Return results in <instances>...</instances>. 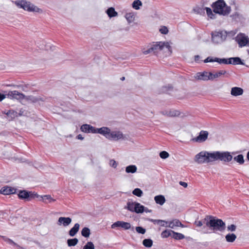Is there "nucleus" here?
<instances>
[{"instance_id": "f257e3e1", "label": "nucleus", "mask_w": 249, "mask_h": 249, "mask_svg": "<svg viewBox=\"0 0 249 249\" xmlns=\"http://www.w3.org/2000/svg\"><path fill=\"white\" fill-rule=\"evenodd\" d=\"M203 222L206 227L213 231H222L226 228V224L222 220L212 215H206Z\"/></svg>"}, {"instance_id": "f03ea898", "label": "nucleus", "mask_w": 249, "mask_h": 249, "mask_svg": "<svg viewBox=\"0 0 249 249\" xmlns=\"http://www.w3.org/2000/svg\"><path fill=\"white\" fill-rule=\"evenodd\" d=\"M212 7L214 13L224 16L228 15L231 11V7L226 4L224 0L216 1L213 3Z\"/></svg>"}, {"instance_id": "7ed1b4c3", "label": "nucleus", "mask_w": 249, "mask_h": 249, "mask_svg": "<svg viewBox=\"0 0 249 249\" xmlns=\"http://www.w3.org/2000/svg\"><path fill=\"white\" fill-rule=\"evenodd\" d=\"M194 161L198 164L213 162V152L201 151L195 156Z\"/></svg>"}, {"instance_id": "20e7f679", "label": "nucleus", "mask_w": 249, "mask_h": 249, "mask_svg": "<svg viewBox=\"0 0 249 249\" xmlns=\"http://www.w3.org/2000/svg\"><path fill=\"white\" fill-rule=\"evenodd\" d=\"M16 5L20 8H22L25 10L29 12H34L37 13H42V10L31 3L29 1L25 0H18L15 2Z\"/></svg>"}, {"instance_id": "39448f33", "label": "nucleus", "mask_w": 249, "mask_h": 249, "mask_svg": "<svg viewBox=\"0 0 249 249\" xmlns=\"http://www.w3.org/2000/svg\"><path fill=\"white\" fill-rule=\"evenodd\" d=\"M213 161L220 160L226 162H230L233 158L231 153L228 151H214L213 152Z\"/></svg>"}, {"instance_id": "423d86ee", "label": "nucleus", "mask_w": 249, "mask_h": 249, "mask_svg": "<svg viewBox=\"0 0 249 249\" xmlns=\"http://www.w3.org/2000/svg\"><path fill=\"white\" fill-rule=\"evenodd\" d=\"M227 35L225 31H214L211 33L212 40L215 44L221 43L226 40Z\"/></svg>"}, {"instance_id": "0eeeda50", "label": "nucleus", "mask_w": 249, "mask_h": 249, "mask_svg": "<svg viewBox=\"0 0 249 249\" xmlns=\"http://www.w3.org/2000/svg\"><path fill=\"white\" fill-rule=\"evenodd\" d=\"M167 49L169 53L172 52L171 47L169 42H159L151 45V50H153V53L156 54L160 51Z\"/></svg>"}, {"instance_id": "6e6552de", "label": "nucleus", "mask_w": 249, "mask_h": 249, "mask_svg": "<svg viewBox=\"0 0 249 249\" xmlns=\"http://www.w3.org/2000/svg\"><path fill=\"white\" fill-rule=\"evenodd\" d=\"M235 40L240 47L249 46V38L244 34H238L235 38Z\"/></svg>"}, {"instance_id": "1a4fd4ad", "label": "nucleus", "mask_w": 249, "mask_h": 249, "mask_svg": "<svg viewBox=\"0 0 249 249\" xmlns=\"http://www.w3.org/2000/svg\"><path fill=\"white\" fill-rule=\"evenodd\" d=\"M7 97L10 99H16L17 100L23 99L25 96L22 93L19 92L18 91L14 90L10 91L6 94Z\"/></svg>"}, {"instance_id": "9d476101", "label": "nucleus", "mask_w": 249, "mask_h": 249, "mask_svg": "<svg viewBox=\"0 0 249 249\" xmlns=\"http://www.w3.org/2000/svg\"><path fill=\"white\" fill-rule=\"evenodd\" d=\"M210 75L211 81H213L215 79L219 78L222 75H225L226 77H229L230 75L229 72L224 70H220L217 71H213V72H211V74Z\"/></svg>"}, {"instance_id": "9b49d317", "label": "nucleus", "mask_w": 249, "mask_h": 249, "mask_svg": "<svg viewBox=\"0 0 249 249\" xmlns=\"http://www.w3.org/2000/svg\"><path fill=\"white\" fill-rule=\"evenodd\" d=\"M117 227H121L125 230H128L131 228V224L130 223L124 222L123 221H118L111 226L112 229H115Z\"/></svg>"}, {"instance_id": "f8f14e48", "label": "nucleus", "mask_w": 249, "mask_h": 249, "mask_svg": "<svg viewBox=\"0 0 249 249\" xmlns=\"http://www.w3.org/2000/svg\"><path fill=\"white\" fill-rule=\"evenodd\" d=\"M209 133L207 131H201L198 136L193 139V141L197 142H203L208 138Z\"/></svg>"}, {"instance_id": "ddd939ff", "label": "nucleus", "mask_w": 249, "mask_h": 249, "mask_svg": "<svg viewBox=\"0 0 249 249\" xmlns=\"http://www.w3.org/2000/svg\"><path fill=\"white\" fill-rule=\"evenodd\" d=\"M211 72L203 71L202 72H197L196 76L195 78L198 80L208 81L211 80L210 74Z\"/></svg>"}, {"instance_id": "4468645a", "label": "nucleus", "mask_w": 249, "mask_h": 249, "mask_svg": "<svg viewBox=\"0 0 249 249\" xmlns=\"http://www.w3.org/2000/svg\"><path fill=\"white\" fill-rule=\"evenodd\" d=\"M123 137V134L121 131H113L110 132L108 140L116 141L124 139Z\"/></svg>"}, {"instance_id": "2eb2a0df", "label": "nucleus", "mask_w": 249, "mask_h": 249, "mask_svg": "<svg viewBox=\"0 0 249 249\" xmlns=\"http://www.w3.org/2000/svg\"><path fill=\"white\" fill-rule=\"evenodd\" d=\"M204 63L217 62L219 64H228V59L219 58L217 57L213 58L212 57H208L206 59L204 60Z\"/></svg>"}, {"instance_id": "dca6fc26", "label": "nucleus", "mask_w": 249, "mask_h": 249, "mask_svg": "<svg viewBox=\"0 0 249 249\" xmlns=\"http://www.w3.org/2000/svg\"><path fill=\"white\" fill-rule=\"evenodd\" d=\"M71 219L67 217H60L57 221V225L59 226H63L64 227L68 226L71 222Z\"/></svg>"}, {"instance_id": "f3484780", "label": "nucleus", "mask_w": 249, "mask_h": 249, "mask_svg": "<svg viewBox=\"0 0 249 249\" xmlns=\"http://www.w3.org/2000/svg\"><path fill=\"white\" fill-rule=\"evenodd\" d=\"M110 129L107 127H102L98 129L97 132L104 136L107 139H108L110 133Z\"/></svg>"}, {"instance_id": "a211bd4d", "label": "nucleus", "mask_w": 249, "mask_h": 249, "mask_svg": "<svg viewBox=\"0 0 249 249\" xmlns=\"http://www.w3.org/2000/svg\"><path fill=\"white\" fill-rule=\"evenodd\" d=\"M16 190L14 188L9 186L3 187L0 190V193L4 195L14 194Z\"/></svg>"}, {"instance_id": "6ab92c4d", "label": "nucleus", "mask_w": 249, "mask_h": 249, "mask_svg": "<svg viewBox=\"0 0 249 249\" xmlns=\"http://www.w3.org/2000/svg\"><path fill=\"white\" fill-rule=\"evenodd\" d=\"M175 227H184V226L178 219H174L172 221L168 222L167 227L172 229H174Z\"/></svg>"}, {"instance_id": "aec40b11", "label": "nucleus", "mask_w": 249, "mask_h": 249, "mask_svg": "<svg viewBox=\"0 0 249 249\" xmlns=\"http://www.w3.org/2000/svg\"><path fill=\"white\" fill-rule=\"evenodd\" d=\"M204 10H206L207 16L213 19L215 18V15L213 13L212 9L209 7H205V8H198V13H204Z\"/></svg>"}, {"instance_id": "412c9836", "label": "nucleus", "mask_w": 249, "mask_h": 249, "mask_svg": "<svg viewBox=\"0 0 249 249\" xmlns=\"http://www.w3.org/2000/svg\"><path fill=\"white\" fill-rule=\"evenodd\" d=\"M243 89L239 87H233L231 89V94L233 96L241 95L243 94Z\"/></svg>"}, {"instance_id": "4be33fe9", "label": "nucleus", "mask_w": 249, "mask_h": 249, "mask_svg": "<svg viewBox=\"0 0 249 249\" xmlns=\"http://www.w3.org/2000/svg\"><path fill=\"white\" fill-rule=\"evenodd\" d=\"M228 64L244 65L240 58L238 57H231L228 59Z\"/></svg>"}, {"instance_id": "5701e85b", "label": "nucleus", "mask_w": 249, "mask_h": 249, "mask_svg": "<svg viewBox=\"0 0 249 249\" xmlns=\"http://www.w3.org/2000/svg\"><path fill=\"white\" fill-rule=\"evenodd\" d=\"M80 225L78 223L74 224V226L69 231V234L71 236H74L78 231Z\"/></svg>"}, {"instance_id": "b1692460", "label": "nucleus", "mask_w": 249, "mask_h": 249, "mask_svg": "<svg viewBox=\"0 0 249 249\" xmlns=\"http://www.w3.org/2000/svg\"><path fill=\"white\" fill-rule=\"evenodd\" d=\"M163 114L169 117H176L178 116L180 113L178 110H171L169 111H166L165 112H163Z\"/></svg>"}, {"instance_id": "393cba45", "label": "nucleus", "mask_w": 249, "mask_h": 249, "mask_svg": "<svg viewBox=\"0 0 249 249\" xmlns=\"http://www.w3.org/2000/svg\"><path fill=\"white\" fill-rule=\"evenodd\" d=\"M106 12L110 18L115 17L118 16V13L115 10V9L113 7H110L108 8Z\"/></svg>"}, {"instance_id": "a878e982", "label": "nucleus", "mask_w": 249, "mask_h": 249, "mask_svg": "<svg viewBox=\"0 0 249 249\" xmlns=\"http://www.w3.org/2000/svg\"><path fill=\"white\" fill-rule=\"evenodd\" d=\"M32 194L31 192H28L26 191H20L18 194V197L21 199H26L29 197Z\"/></svg>"}, {"instance_id": "bb28decb", "label": "nucleus", "mask_w": 249, "mask_h": 249, "mask_svg": "<svg viewBox=\"0 0 249 249\" xmlns=\"http://www.w3.org/2000/svg\"><path fill=\"white\" fill-rule=\"evenodd\" d=\"M149 221L153 222L154 224H158L160 225L162 227H167L168 222L162 220H159V219H149Z\"/></svg>"}, {"instance_id": "cd10ccee", "label": "nucleus", "mask_w": 249, "mask_h": 249, "mask_svg": "<svg viewBox=\"0 0 249 249\" xmlns=\"http://www.w3.org/2000/svg\"><path fill=\"white\" fill-rule=\"evenodd\" d=\"M154 200L156 203L162 205L165 202V198L162 195L156 196L154 197Z\"/></svg>"}, {"instance_id": "c85d7f7f", "label": "nucleus", "mask_w": 249, "mask_h": 249, "mask_svg": "<svg viewBox=\"0 0 249 249\" xmlns=\"http://www.w3.org/2000/svg\"><path fill=\"white\" fill-rule=\"evenodd\" d=\"M137 202H128L127 203V207L125 208L127 209L129 211L134 212L136 208V205Z\"/></svg>"}, {"instance_id": "c756f323", "label": "nucleus", "mask_w": 249, "mask_h": 249, "mask_svg": "<svg viewBox=\"0 0 249 249\" xmlns=\"http://www.w3.org/2000/svg\"><path fill=\"white\" fill-rule=\"evenodd\" d=\"M173 231L171 230H166L163 231L161 233V236L163 238H167L169 236H172Z\"/></svg>"}, {"instance_id": "7c9ffc66", "label": "nucleus", "mask_w": 249, "mask_h": 249, "mask_svg": "<svg viewBox=\"0 0 249 249\" xmlns=\"http://www.w3.org/2000/svg\"><path fill=\"white\" fill-rule=\"evenodd\" d=\"M137 168L134 165H131L125 168V171L127 173H134L136 172Z\"/></svg>"}, {"instance_id": "2f4dec72", "label": "nucleus", "mask_w": 249, "mask_h": 249, "mask_svg": "<svg viewBox=\"0 0 249 249\" xmlns=\"http://www.w3.org/2000/svg\"><path fill=\"white\" fill-rule=\"evenodd\" d=\"M225 238L228 242H233L236 239V236L234 233H229L226 235Z\"/></svg>"}, {"instance_id": "473e14b6", "label": "nucleus", "mask_w": 249, "mask_h": 249, "mask_svg": "<svg viewBox=\"0 0 249 249\" xmlns=\"http://www.w3.org/2000/svg\"><path fill=\"white\" fill-rule=\"evenodd\" d=\"M172 237L176 240H181L185 238V236L182 233L176 232L173 231Z\"/></svg>"}, {"instance_id": "72a5a7b5", "label": "nucleus", "mask_w": 249, "mask_h": 249, "mask_svg": "<svg viewBox=\"0 0 249 249\" xmlns=\"http://www.w3.org/2000/svg\"><path fill=\"white\" fill-rule=\"evenodd\" d=\"M234 160L238 162L240 164H244L245 160L244 159V156L242 154H240L237 155L236 157H234L233 158Z\"/></svg>"}, {"instance_id": "f704fd0d", "label": "nucleus", "mask_w": 249, "mask_h": 249, "mask_svg": "<svg viewBox=\"0 0 249 249\" xmlns=\"http://www.w3.org/2000/svg\"><path fill=\"white\" fill-rule=\"evenodd\" d=\"M135 212L136 213H142L144 210V207L139 203H137Z\"/></svg>"}, {"instance_id": "c9c22d12", "label": "nucleus", "mask_w": 249, "mask_h": 249, "mask_svg": "<svg viewBox=\"0 0 249 249\" xmlns=\"http://www.w3.org/2000/svg\"><path fill=\"white\" fill-rule=\"evenodd\" d=\"M78 240L77 238L69 239L67 240V244L69 247L74 246L77 244Z\"/></svg>"}, {"instance_id": "e433bc0d", "label": "nucleus", "mask_w": 249, "mask_h": 249, "mask_svg": "<svg viewBox=\"0 0 249 249\" xmlns=\"http://www.w3.org/2000/svg\"><path fill=\"white\" fill-rule=\"evenodd\" d=\"M90 233V230L87 227L84 228L81 231V234L82 236L85 237H89Z\"/></svg>"}, {"instance_id": "4c0bfd02", "label": "nucleus", "mask_w": 249, "mask_h": 249, "mask_svg": "<svg viewBox=\"0 0 249 249\" xmlns=\"http://www.w3.org/2000/svg\"><path fill=\"white\" fill-rule=\"evenodd\" d=\"M143 245L147 248H150L153 245V241L150 239H145L143 240Z\"/></svg>"}, {"instance_id": "58836bf2", "label": "nucleus", "mask_w": 249, "mask_h": 249, "mask_svg": "<svg viewBox=\"0 0 249 249\" xmlns=\"http://www.w3.org/2000/svg\"><path fill=\"white\" fill-rule=\"evenodd\" d=\"M142 5V3L141 1L140 0H135L133 1L132 4L133 7L136 10H138L140 9V6Z\"/></svg>"}, {"instance_id": "ea45409f", "label": "nucleus", "mask_w": 249, "mask_h": 249, "mask_svg": "<svg viewBox=\"0 0 249 249\" xmlns=\"http://www.w3.org/2000/svg\"><path fill=\"white\" fill-rule=\"evenodd\" d=\"M125 18L129 23L132 22L134 19V15L132 13L126 14Z\"/></svg>"}, {"instance_id": "a19ab883", "label": "nucleus", "mask_w": 249, "mask_h": 249, "mask_svg": "<svg viewBox=\"0 0 249 249\" xmlns=\"http://www.w3.org/2000/svg\"><path fill=\"white\" fill-rule=\"evenodd\" d=\"M132 194L138 197H141L142 196L143 192L140 189L136 188L133 191Z\"/></svg>"}, {"instance_id": "79ce46f5", "label": "nucleus", "mask_w": 249, "mask_h": 249, "mask_svg": "<svg viewBox=\"0 0 249 249\" xmlns=\"http://www.w3.org/2000/svg\"><path fill=\"white\" fill-rule=\"evenodd\" d=\"M3 238L4 240V241L5 242H6L7 243H8V244H9L10 245H13V246H16L18 248H20V247L19 246H18L17 244H16L15 242H14L11 239H9L8 238H7L6 237H3Z\"/></svg>"}, {"instance_id": "37998d69", "label": "nucleus", "mask_w": 249, "mask_h": 249, "mask_svg": "<svg viewBox=\"0 0 249 249\" xmlns=\"http://www.w3.org/2000/svg\"><path fill=\"white\" fill-rule=\"evenodd\" d=\"M41 197L45 202H46L45 200H48L50 203L55 201V199L53 198L50 195H44Z\"/></svg>"}, {"instance_id": "c03bdc74", "label": "nucleus", "mask_w": 249, "mask_h": 249, "mask_svg": "<svg viewBox=\"0 0 249 249\" xmlns=\"http://www.w3.org/2000/svg\"><path fill=\"white\" fill-rule=\"evenodd\" d=\"M95 247L94 244L91 242H88L87 244L84 246L83 249H94Z\"/></svg>"}, {"instance_id": "a18cd8bd", "label": "nucleus", "mask_w": 249, "mask_h": 249, "mask_svg": "<svg viewBox=\"0 0 249 249\" xmlns=\"http://www.w3.org/2000/svg\"><path fill=\"white\" fill-rule=\"evenodd\" d=\"M80 130L85 133H89V124H83L80 127Z\"/></svg>"}, {"instance_id": "49530a36", "label": "nucleus", "mask_w": 249, "mask_h": 249, "mask_svg": "<svg viewBox=\"0 0 249 249\" xmlns=\"http://www.w3.org/2000/svg\"><path fill=\"white\" fill-rule=\"evenodd\" d=\"M160 156L161 159H165L169 157V154L168 152L163 151L160 153Z\"/></svg>"}, {"instance_id": "de8ad7c7", "label": "nucleus", "mask_w": 249, "mask_h": 249, "mask_svg": "<svg viewBox=\"0 0 249 249\" xmlns=\"http://www.w3.org/2000/svg\"><path fill=\"white\" fill-rule=\"evenodd\" d=\"M136 231L137 232L141 234H144L145 233L146 230L145 229L143 228L142 227H137L136 228Z\"/></svg>"}, {"instance_id": "09e8293b", "label": "nucleus", "mask_w": 249, "mask_h": 249, "mask_svg": "<svg viewBox=\"0 0 249 249\" xmlns=\"http://www.w3.org/2000/svg\"><path fill=\"white\" fill-rule=\"evenodd\" d=\"M160 32L162 34H167L168 32V29L166 26H162L160 29Z\"/></svg>"}, {"instance_id": "8fccbe9b", "label": "nucleus", "mask_w": 249, "mask_h": 249, "mask_svg": "<svg viewBox=\"0 0 249 249\" xmlns=\"http://www.w3.org/2000/svg\"><path fill=\"white\" fill-rule=\"evenodd\" d=\"M98 129L89 124V133H98Z\"/></svg>"}, {"instance_id": "3c124183", "label": "nucleus", "mask_w": 249, "mask_h": 249, "mask_svg": "<svg viewBox=\"0 0 249 249\" xmlns=\"http://www.w3.org/2000/svg\"><path fill=\"white\" fill-rule=\"evenodd\" d=\"M204 219H203L202 220H196L195 221V225H196V226L198 227H201L204 224Z\"/></svg>"}, {"instance_id": "603ef678", "label": "nucleus", "mask_w": 249, "mask_h": 249, "mask_svg": "<svg viewBox=\"0 0 249 249\" xmlns=\"http://www.w3.org/2000/svg\"><path fill=\"white\" fill-rule=\"evenodd\" d=\"M173 89L172 87L171 86H164L162 87V92H166L169 91H170Z\"/></svg>"}, {"instance_id": "864d4df0", "label": "nucleus", "mask_w": 249, "mask_h": 249, "mask_svg": "<svg viewBox=\"0 0 249 249\" xmlns=\"http://www.w3.org/2000/svg\"><path fill=\"white\" fill-rule=\"evenodd\" d=\"M236 226L234 224H231V225H229L227 227V230L228 231H234L236 230Z\"/></svg>"}, {"instance_id": "5fc2aeb1", "label": "nucleus", "mask_w": 249, "mask_h": 249, "mask_svg": "<svg viewBox=\"0 0 249 249\" xmlns=\"http://www.w3.org/2000/svg\"><path fill=\"white\" fill-rule=\"evenodd\" d=\"M142 53L144 54H147L148 53H153V50H151V46H150V47L146 50H145V49H143L142 50Z\"/></svg>"}, {"instance_id": "6e6d98bb", "label": "nucleus", "mask_w": 249, "mask_h": 249, "mask_svg": "<svg viewBox=\"0 0 249 249\" xmlns=\"http://www.w3.org/2000/svg\"><path fill=\"white\" fill-rule=\"evenodd\" d=\"M117 163L116 162V161L114 160H111L109 161V165L111 167L115 168L117 166Z\"/></svg>"}, {"instance_id": "4d7b16f0", "label": "nucleus", "mask_w": 249, "mask_h": 249, "mask_svg": "<svg viewBox=\"0 0 249 249\" xmlns=\"http://www.w3.org/2000/svg\"><path fill=\"white\" fill-rule=\"evenodd\" d=\"M17 112L14 111H8L6 114L8 116L11 115L12 118H14L16 116Z\"/></svg>"}, {"instance_id": "13d9d810", "label": "nucleus", "mask_w": 249, "mask_h": 249, "mask_svg": "<svg viewBox=\"0 0 249 249\" xmlns=\"http://www.w3.org/2000/svg\"><path fill=\"white\" fill-rule=\"evenodd\" d=\"M179 184L181 185L182 186L184 187V188H186L188 186V184L186 182H183V181H180L179 182Z\"/></svg>"}, {"instance_id": "bf43d9fd", "label": "nucleus", "mask_w": 249, "mask_h": 249, "mask_svg": "<svg viewBox=\"0 0 249 249\" xmlns=\"http://www.w3.org/2000/svg\"><path fill=\"white\" fill-rule=\"evenodd\" d=\"M7 97V95L6 94H1L0 92V102L2 101L4 99H5L6 97Z\"/></svg>"}, {"instance_id": "052dcab7", "label": "nucleus", "mask_w": 249, "mask_h": 249, "mask_svg": "<svg viewBox=\"0 0 249 249\" xmlns=\"http://www.w3.org/2000/svg\"><path fill=\"white\" fill-rule=\"evenodd\" d=\"M77 138L78 139V140H83L84 139V137H82V136L81 135V134H79L77 136Z\"/></svg>"}, {"instance_id": "680f3d73", "label": "nucleus", "mask_w": 249, "mask_h": 249, "mask_svg": "<svg viewBox=\"0 0 249 249\" xmlns=\"http://www.w3.org/2000/svg\"><path fill=\"white\" fill-rule=\"evenodd\" d=\"M199 58H200V57H199V55H196V56H195V60L196 61H198V60H199Z\"/></svg>"}, {"instance_id": "e2e57ef3", "label": "nucleus", "mask_w": 249, "mask_h": 249, "mask_svg": "<svg viewBox=\"0 0 249 249\" xmlns=\"http://www.w3.org/2000/svg\"><path fill=\"white\" fill-rule=\"evenodd\" d=\"M247 159L249 160V151L247 153Z\"/></svg>"}, {"instance_id": "0e129e2a", "label": "nucleus", "mask_w": 249, "mask_h": 249, "mask_svg": "<svg viewBox=\"0 0 249 249\" xmlns=\"http://www.w3.org/2000/svg\"><path fill=\"white\" fill-rule=\"evenodd\" d=\"M124 79H125V77H122L121 78V79L122 80H124Z\"/></svg>"}]
</instances>
